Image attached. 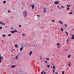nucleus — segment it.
I'll use <instances>...</instances> for the list:
<instances>
[{
    "instance_id": "obj_1",
    "label": "nucleus",
    "mask_w": 74,
    "mask_h": 74,
    "mask_svg": "<svg viewBox=\"0 0 74 74\" xmlns=\"http://www.w3.org/2000/svg\"><path fill=\"white\" fill-rule=\"evenodd\" d=\"M23 14L24 17H26L27 15V11H25L23 12Z\"/></svg>"
},
{
    "instance_id": "obj_2",
    "label": "nucleus",
    "mask_w": 74,
    "mask_h": 74,
    "mask_svg": "<svg viewBox=\"0 0 74 74\" xmlns=\"http://www.w3.org/2000/svg\"><path fill=\"white\" fill-rule=\"evenodd\" d=\"M2 60H3V56H2L1 57V55L0 54V63H1V61Z\"/></svg>"
},
{
    "instance_id": "obj_3",
    "label": "nucleus",
    "mask_w": 74,
    "mask_h": 74,
    "mask_svg": "<svg viewBox=\"0 0 74 74\" xmlns=\"http://www.w3.org/2000/svg\"><path fill=\"white\" fill-rule=\"evenodd\" d=\"M59 2L58 1H55L54 2V4H58L59 3Z\"/></svg>"
},
{
    "instance_id": "obj_4",
    "label": "nucleus",
    "mask_w": 74,
    "mask_h": 74,
    "mask_svg": "<svg viewBox=\"0 0 74 74\" xmlns=\"http://www.w3.org/2000/svg\"><path fill=\"white\" fill-rule=\"evenodd\" d=\"M0 24L1 25H5V23H2V21H1L0 22Z\"/></svg>"
},
{
    "instance_id": "obj_5",
    "label": "nucleus",
    "mask_w": 74,
    "mask_h": 74,
    "mask_svg": "<svg viewBox=\"0 0 74 74\" xmlns=\"http://www.w3.org/2000/svg\"><path fill=\"white\" fill-rule=\"evenodd\" d=\"M71 36L72 37L71 38V39H74V35H72Z\"/></svg>"
},
{
    "instance_id": "obj_6",
    "label": "nucleus",
    "mask_w": 74,
    "mask_h": 74,
    "mask_svg": "<svg viewBox=\"0 0 74 74\" xmlns=\"http://www.w3.org/2000/svg\"><path fill=\"white\" fill-rule=\"evenodd\" d=\"M58 22H59L60 23V24H61V25H63V22H62V21H59Z\"/></svg>"
},
{
    "instance_id": "obj_7",
    "label": "nucleus",
    "mask_w": 74,
    "mask_h": 74,
    "mask_svg": "<svg viewBox=\"0 0 74 74\" xmlns=\"http://www.w3.org/2000/svg\"><path fill=\"white\" fill-rule=\"evenodd\" d=\"M16 67L15 65H12L11 66V67L12 68H15V67Z\"/></svg>"
},
{
    "instance_id": "obj_8",
    "label": "nucleus",
    "mask_w": 74,
    "mask_h": 74,
    "mask_svg": "<svg viewBox=\"0 0 74 74\" xmlns=\"http://www.w3.org/2000/svg\"><path fill=\"white\" fill-rule=\"evenodd\" d=\"M34 5H33L32 6V9H34Z\"/></svg>"
},
{
    "instance_id": "obj_9",
    "label": "nucleus",
    "mask_w": 74,
    "mask_h": 74,
    "mask_svg": "<svg viewBox=\"0 0 74 74\" xmlns=\"http://www.w3.org/2000/svg\"><path fill=\"white\" fill-rule=\"evenodd\" d=\"M32 51H31L30 53H29V56H31V55L32 54Z\"/></svg>"
},
{
    "instance_id": "obj_10",
    "label": "nucleus",
    "mask_w": 74,
    "mask_h": 74,
    "mask_svg": "<svg viewBox=\"0 0 74 74\" xmlns=\"http://www.w3.org/2000/svg\"><path fill=\"white\" fill-rule=\"evenodd\" d=\"M14 47H15L16 48H18V45H14Z\"/></svg>"
},
{
    "instance_id": "obj_11",
    "label": "nucleus",
    "mask_w": 74,
    "mask_h": 74,
    "mask_svg": "<svg viewBox=\"0 0 74 74\" xmlns=\"http://www.w3.org/2000/svg\"><path fill=\"white\" fill-rule=\"evenodd\" d=\"M23 46H22V48H21L20 49V51H22V50H23Z\"/></svg>"
},
{
    "instance_id": "obj_12",
    "label": "nucleus",
    "mask_w": 74,
    "mask_h": 74,
    "mask_svg": "<svg viewBox=\"0 0 74 74\" xmlns=\"http://www.w3.org/2000/svg\"><path fill=\"white\" fill-rule=\"evenodd\" d=\"M65 33H66L67 34V36H68V35H69V33H68V32H65Z\"/></svg>"
},
{
    "instance_id": "obj_13",
    "label": "nucleus",
    "mask_w": 74,
    "mask_h": 74,
    "mask_svg": "<svg viewBox=\"0 0 74 74\" xmlns=\"http://www.w3.org/2000/svg\"><path fill=\"white\" fill-rule=\"evenodd\" d=\"M56 45L57 46H59V45H60V43H58L56 44Z\"/></svg>"
},
{
    "instance_id": "obj_14",
    "label": "nucleus",
    "mask_w": 74,
    "mask_h": 74,
    "mask_svg": "<svg viewBox=\"0 0 74 74\" xmlns=\"http://www.w3.org/2000/svg\"><path fill=\"white\" fill-rule=\"evenodd\" d=\"M10 32L11 33H15V32L14 31H11Z\"/></svg>"
},
{
    "instance_id": "obj_15",
    "label": "nucleus",
    "mask_w": 74,
    "mask_h": 74,
    "mask_svg": "<svg viewBox=\"0 0 74 74\" xmlns=\"http://www.w3.org/2000/svg\"><path fill=\"white\" fill-rule=\"evenodd\" d=\"M47 67L48 68H49V67H50V66L49 65H47Z\"/></svg>"
},
{
    "instance_id": "obj_16",
    "label": "nucleus",
    "mask_w": 74,
    "mask_h": 74,
    "mask_svg": "<svg viewBox=\"0 0 74 74\" xmlns=\"http://www.w3.org/2000/svg\"><path fill=\"white\" fill-rule=\"evenodd\" d=\"M70 56H71V55H69L68 56V58H70Z\"/></svg>"
},
{
    "instance_id": "obj_17",
    "label": "nucleus",
    "mask_w": 74,
    "mask_h": 74,
    "mask_svg": "<svg viewBox=\"0 0 74 74\" xmlns=\"http://www.w3.org/2000/svg\"><path fill=\"white\" fill-rule=\"evenodd\" d=\"M53 69H55V66L54 65H53Z\"/></svg>"
},
{
    "instance_id": "obj_18",
    "label": "nucleus",
    "mask_w": 74,
    "mask_h": 74,
    "mask_svg": "<svg viewBox=\"0 0 74 74\" xmlns=\"http://www.w3.org/2000/svg\"><path fill=\"white\" fill-rule=\"evenodd\" d=\"M64 26H65V27H67V25L66 24H65Z\"/></svg>"
},
{
    "instance_id": "obj_19",
    "label": "nucleus",
    "mask_w": 74,
    "mask_h": 74,
    "mask_svg": "<svg viewBox=\"0 0 74 74\" xmlns=\"http://www.w3.org/2000/svg\"><path fill=\"white\" fill-rule=\"evenodd\" d=\"M3 37H5V35L3 34L2 35Z\"/></svg>"
},
{
    "instance_id": "obj_20",
    "label": "nucleus",
    "mask_w": 74,
    "mask_h": 74,
    "mask_svg": "<svg viewBox=\"0 0 74 74\" xmlns=\"http://www.w3.org/2000/svg\"><path fill=\"white\" fill-rule=\"evenodd\" d=\"M71 66V65L70 64V63H69V67H70Z\"/></svg>"
},
{
    "instance_id": "obj_21",
    "label": "nucleus",
    "mask_w": 74,
    "mask_h": 74,
    "mask_svg": "<svg viewBox=\"0 0 74 74\" xmlns=\"http://www.w3.org/2000/svg\"><path fill=\"white\" fill-rule=\"evenodd\" d=\"M5 3H6V1H4L3 2V4H5Z\"/></svg>"
},
{
    "instance_id": "obj_22",
    "label": "nucleus",
    "mask_w": 74,
    "mask_h": 74,
    "mask_svg": "<svg viewBox=\"0 0 74 74\" xmlns=\"http://www.w3.org/2000/svg\"><path fill=\"white\" fill-rule=\"evenodd\" d=\"M66 7H70V6L69 5H66Z\"/></svg>"
},
{
    "instance_id": "obj_23",
    "label": "nucleus",
    "mask_w": 74,
    "mask_h": 74,
    "mask_svg": "<svg viewBox=\"0 0 74 74\" xmlns=\"http://www.w3.org/2000/svg\"><path fill=\"white\" fill-rule=\"evenodd\" d=\"M55 73V69H53V73Z\"/></svg>"
},
{
    "instance_id": "obj_24",
    "label": "nucleus",
    "mask_w": 74,
    "mask_h": 74,
    "mask_svg": "<svg viewBox=\"0 0 74 74\" xmlns=\"http://www.w3.org/2000/svg\"><path fill=\"white\" fill-rule=\"evenodd\" d=\"M46 60H49V58H46Z\"/></svg>"
},
{
    "instance_id": "obj_25",
    "label": "nucleus",
    "mask_w": 74,
    "mask_h": 74,
    "mask_svg": "<svg viewBox=\"0 0 74 74\" xmlns=\"http://www.w3.org/2000/svg\"><path fill=\"white\" fill-rule=\"evenodd\" d=\"M64 74V71H63L62 72V74Z\"/></svg>"
},
{
    "instance_id": "obj_26",
    "label": "nucleus",
    "mask_w": 74,
    "mask_h": 74,
    "mask_svg": "<svg viewBox=\"0 0 74 74\" xmlns=\"http://www.w3.org/2000/svg\"><path fill=\"white\" fill-rule=\"evenodd\" d=\"M69 39H67L66 40V41H67V43L68 44V42H69Z\"/></svg>"
},
{
    "instance_id": "obj_27",
    "label": "nucleus",
    "mask_w": 74,
    "mask_h": 74,
    "mask_svg": "<svg viewBox=\"0 0 74 74\" xmlns=\"http://www.w3.org/2000/svg\"><path fill=\"white\" fill-rule=\"evenodd\" d=\"M14 33H15V32H17V31L15 29L14 30Z\"/></svg>"
},
{
    "instance_id": "obj_28",
    "label": "nucleus",
    "mask_w": 74,
    "mask_h": 74,
    "mask_svg": "<svg viewBox=\"0 0 74 74\" xmlns=\"http://www.w3.org/2000/svg\"><path fill=\"white\" fill-rule=\"evenodd\" d=\"M67 10H69V7H67Z\"/></svg>"
},
{
    "instance_id": "obj_29",
    "label": "nucleus",
    "mask_w": 74,
    "mask_h": 74,
    "mask_svg": "<svg viewBox=\"0 0 74 74\" xmlns=\"http://www.w3.org/2000/svg\"><path fill=\"white\" fill-rule=\"evenodd\" d=\"M61 31H63V29L62 28H61Z\"/></svg>"
},
{
    "instance_id": "obj_30",
    "label": "nucleus",
    "mask_w": 74,
    "mask_h": 74,
    "mask_svg": "<svg viewBox=\"0 0 74 74\" xmlns=\"http://www.w3.org/2000/svg\"><path fill=\"white\" fill-rule=\"evenodd\" d=\"M69 14H73L72 12H70L69 13Z\"/></svg>"
},
{
    "instance_id": "obj_31",
    "label": "nucleus",
    "mask_w": 74,
    "mask_h": 74,
    "mask_svg": "<svg viewBox=\"0 0 74 74\" xmlns=\"http://www.w3.org/2000/svg\"><path fill=\"white\" fill-rule=\"evenodd\" d=\"M22 35L23 36H25V34H22Z\"/></svg>"
},
{
    "instance_id": "obj_32",
    "label": "nucleus",
    "mask_w": 74,
    "mask_h": 74,
    "mask_svg": "<svg viewBox=\"0 0 74 74\" xmlns=\"http://www.w3.org/2000/svg\"><path fill=\"white\" fill-rule=\"evenodd\" d=\"M21 27V25H19V27Z\"/></svg>"
},
{
    "instance_id": "obj_33",
    "label": "nucleus",
    "mask_w": 74,
    "mask_h": 74,
    "mask_svg": "<svg viewBox=\"0 0 74 74\" xmlns=\"http://www.w3.org/2000/svg\"><path fill=\"white\" fill-rule=\"evenodd\" d=\"M17 58H18V56H16V57L15 59H17Z\"/></svg>"
},
{
    "instance_id": "obj_34",
    "label": "nucleus",
    "mask_w": 74,
    "mask_h": 74,
    "mask_svg": "<svg viewBox=\"0 0 74 74\" xmlns=\"http://www.w3.org/2000/svg\"><path fill=\"white\" fill-rule=\"evenodd\" d=\"M61 8H64V7L63 6H62L61 7Z\"/></svg>"
},
{
    "instance_id": "obj_35",
    "label": "nucleus",
    "mask_w": 74,
    "mask_h": 74,
    "mask_svg": "<svg viewBox=\"0 0 74 74\" xmlns=\"http://www.w3.org/2000/svg\"><path fill=\"white\" fill-rule=\"evenodd\" d=\"M52 21L53 22H55V21H54V20H52Z\"/></svg>"
},
{
    "instance_id": "obj_36",
    "label": "nucleus",
    "mask_w": 74,
    "mask_h": 74,
    "mask_svg": "<svg viewBox=\"0 0 74 74\" xmlns=\"http://www.w3.org/2000/svg\"><path fill=\"white\" fill-rule=\"evenodd\" d=\"M11 34H9L8 35V36H11Z\"/></svg>"
},
{
    "instance_id": "obj_37",
    "label": "nucleus",
    "mask_w": 74,
    "mask_h": 74,
    "mask_svg": "<svg viewBox=\"0 0 74 74\" xmlns=\"http://www.w3.org/2000/svg\"><path fill=\"white\" fill-rule=\"evenodd\" d=\"M37 16H38V17H40V15H37Z\"/></svg>"
},
{
    "instance_id": "obj_38",
    "label": "nucleus",
    "mask_w": 74,
    "mask_h": 74,
    "mask_svg": "<svg viewBox=\"0 0 74 74\" xmlns=\"http://www.w3.org/2000/svg\"><path fill=\"white\" fill-rule=\"evenodd\" d=\"M41 74H43V72L42 71L41 72Z\"/></svg>"
},
{
    "instance_id": "obj_39",
    "label": "nucleus",
    "mask_w": 74,
    "mask_h": 74,
    "mask_svg": "<svg viewBox=\"0 0 74 74\" xmlns=\"http://www.w3.org/2000/svg\"><path fill=\"white\" fill-rule=\"evenodd\" d=\"M2 29V27H0V29Z\"/></svg>"
},
{
    "instance_id": "obj_40",
    "label": "nucleus",
    "mask_w": 74,
    "mask_h": 74,
    "mask_svg": "<svg viewBox=\"0 0 74 74\" xmlns=\"http://www.w3.org/2000/svg\"><path fill=\"white\" fill-rule=\"evenodd\" d=\"M44 12H46V10H44Z\"/></svg>"
},
{
    "instance_id": "obj_41",
    "label": "nucleus",
    "mask_w": 74,
    "mask_h": 74,
    "mask_svg": "<svg viewBox=\"0 0 74 74\" xmlns=\"http://www.w3.org/2000/svg\"><path fill=\"white\" fill-rule=\"evenodd\" d=\"M47 61H45V63H47Z\"/></svg>"
},
{
    "instance_id": "obj_42",
    "label": "nucleus",
    "mask_w": 74,
    "mask_h": 74,
    "mask_svg": "<svg viewBox=\"0 0 74 74\" xmlns=\"http://www.w3.org/2000/svg\"><path fill=\"white\" fill-rule=\"evenodd\" d=\"M8 12L9 13L10 12V11L9 10H8Z\"/></svg>"
},
{
    "instance_id": "obj_43",
    "label": "nucleus",
    "mask_w": 74,
    "mask_h": 74,
    "mask_svg": "<svg viewBox=\"0 0 74 74\" xmlns=\"http://www.w3.org/2000/svg\"><path fill=\"white\" fill-rule=\"evenodd\" d=\"M11 29H12V30H13V29H14V28H12V27L11 28Z\"/></svg>"
},
{
    "instance_id": "obj_44",
    "label": "nucleus",
    "mask_w": 74,
    "mask_h": 74,
    "mask_svg": "<svg viewBox=\"0 0 74 74\" xmlns=\"http://www.w3.org/2000/svg\"><path fill=\"white\" fill-rule=\"evenodd\" d=\"M43 73L44 74H46V73H45V72H44Z\"/></svg>"
},
{
    "instance_id": "obj_45",
    "label": "nucleus",
    "mask_w": 74,
    "mask_h": 74,
    "mask_svg": "<svg viewBox=\"0 0 74 74\" xmlns=\"http://www.w3.org/2000/svg\"><path fill=\"white\" fill-rule=\"evenodd\" d=\"M55 73L56 74H58V73L57 72H55Z\"/></svg>"
},
{
    "instance_id": "obj_46",
    "label": "nucleus",
    "mask_w": 74,
    "mask_h": 74,
    "mask_svg": "<svg viewBox=\"0 0 74 74\" xmlns=\"http://www.w3.org/2000/svg\"><path fill=\"white\" fill-rule=\"evenodd\" d=\"M1 41H2V42H4V41H3V40H2Z\"/></svg>"
},
{
    "instance_id": "obj_47",
    "label": "nucleus",
    "mask_w": 74,
    "mask_h": 74,
    "mask_svg": "<svg viewBox=\"0 0 74 74\" xmlns=\"http://www.w3.org/2000/svg\"><path fill=\"white\" fill-rule=\"evenodd\" d=\"M43 9L44 10H45V8H43Z\"/></svg>"
},
{
    "instance_id": "obj_48",
    "label": "nucleus",
    "mask_w": 74,
    "mask_h": 74,
    "mask_svg": "<svg viewBox=\"0 0 74 74\" xmlns=\"http://www.w3.org/2000/svg\"><path fill=\"white\" fill-rule=\"evenodd\" d=\"M8 27V26H6V27Z\"/></svg>"
},
{
    "instance_id": "obj_49",
    "label": "nucleus",
    "mask_w": 74,
    "mask_h": 74,
    "mask_svg": "<svg viewBox=\"0 0 74 74\" xmlns=\"http://www.w3.org/2000/svg\"><path fill=\"white\" fill-rule=\"evenodd\" d=\"M13 51H15V49H13Z\"/></svg>"
},
{
    "instance_id": "obj_50",
    "label": "nucleus",
    "mask_w": 74,
    "mask_h": 74,
    "mask_svg": "<svg viewBox=\"0 0 74 74\" xmlns=\"http://www.w3.org/2000/svg\"><path fill=\"white\" fill-rule=\"evenodd\" d=\"M43 72H44V70H43Z\"/></svg>"
},
{
    "instance_id": "obj_51",
    "label": "nucleus",
    "mask_w": 74,
    "mask_h": 74,
    "mask_svg": "<svg viewBox=\"0 0 74 74\" xmlns=\"http://www.w3.org/2000/svg\"><path fill=\"white\" fill-rule=\"evenodd\" d=\"M30 7H32V5H30Z\"/></svg>"
},
{
    "instance_id": "obj_52",
    "label": "nucleus",
    "mask_w": 74,
    "mask_h": 74,
    "mask_svg": "<svg viewBox=\"0 0 74 74\" xmlns=\"http://www.w3.org/2000/svg\"><path fill=\"white\" fill-rule=\"evenodd\" d=\"M11 52H12V50H11Z\"/></svg>"
},
{
    "instance_id": "obj_53",
    "label": "nucleus",
    "mask_w": 74,
    "mask_h": 74,
    "mask_svg": "<svg viewBox=\"0 0 74 74\" xmlns=\"http://www.w3.org/2000/svg\"><path fill=\"white\" fill-rule=\"evenodd\" d=\"M65 51H67V49H65Z\"/></svg>"
},
{
    "instance_id": "obj_54",
    "label": "nucleus",
    "mask_w": 74,
    "mask_h": 74,
    "mask_svg": "<svg viewBox=\"0 0 74 74\" xmlns=\"http://www.w3.org/2000/svg\"><path fill=\"white\" fill-rule=\"evenodd\" d=\"M23 5H25V4H23Z\"/></svg>"
},
{
    "instance_id": "obj_55",
    "label": "nucleus",
    "mask_w": 74,
    "mask_h": 74,
    "mask_svg": "<svg viewBox=\"0 0 74 74\" xmlns=\"http://www.w3.org/2000/svg\"><path fill=\"white\" fill-rule=\"evenodd\" d=\"M59 8L60 9H61V8Z\"/></svg>"
},
{
    "instance_id": "obj_56",
    "label": "nucleus",
    "mask_w": 74,
    "mask_h": 74,
    "mask_svg": "<svg viewBox=\"0 0 74 74\" xmlns=\"http://www.w3.org/2000/svg\"><path fill=\"white\" fill-rule=\"evenodd\" d=\"M22 9H23V7L22 8Z\"/></svg>"
},
{
    "instance_id": "obj_57",
    "label": "nucleus",
    "mask_w": 74,
    "mask_h": 74,
    "mask_svg": "<svg viewBox=\"0 0 74 74\" xmlns=\"http://www.w3.org/2000/svg\"><path fill=\"white\" fill-rule=\"evenodd\" d=\"M58 7V8H59V6H57Z\"/></svg>"
},
{
    "instance_id": "obj_58",
    "label": "nucleus",
    "mask_w": 74,
    "mask_h": 74,
    "mask_svg": "<svg viewBox=\"0 0 74 74\" xmlns=\"http://www.w3.org/2000/svg\"><path fill=\"white\" fill-rule=\"evenodd\" d=\"M58 48H59V47L58 46Z\"/></svg>"
},
{
    "instance_id": "obj_59",
    "label": "nucleus",
    "mask_w": 74,
    "mask_h": 74,
    "mask_svg": "<svg viewBox=\"0 0 74 74\" xmlns=\"http://www.w3.org/2000/svg\"><path fill=\"white\" fill-rule=\"evenodd\" d=\"M5 29H7L6 27H5Z\"/></svg>"
},
{
    "instance_id": "obj_60",
    "label": "nucleus",
    "mask_w": 74,
    "mask_h": 74,
    "mask_svg": "<svg viewBox=\"0 0 74 74\" xmlns=\"http://www.w3.org/2000/svg\"><path fill=\"white\" fill-rule=\"evenodd\" d=\"M45 70H47V69H45Z\"/></svg>"
},
{
    "instance_id": "obj_61",
    "label": "nucleus",
    "mask_w": 74,
    "mask_h": 74,
    "mask_svg": "<svg viewBox=\"0 0 74 74\" xmlns=\"http://www.w3.org/2000/svg\"><path fill=\"white\" fill-rule=\"evenodd\" d=\"M52 65H53V64H52Z\"/></svg>"
},
{
    "instance_id": "obj_62",
    "label": "nucleus",
    "mask_w": 74,
    "mask_h": 74,
    "mask_svg": "<svg viewBox=\"0 0 74 74\" xmlns=\"http://www.w3.org/2000/svg\"><path fill=\"white\" fill-rule=\"evenodd\" d=\"M51 11H53V10H51Z\"/></svg>"
},
{
    "instance_id": "obj_63",
    "label": "nucleus",
    "mask_w": 74,
    "mask_h": 74,
    "mask_svg": "<svg viewBox=\"0 0 74 74\" xmlns=\"http://www.w3.org/2000/svg\"><path fill=\"white\" fill-rule=\"evenodd\" d=\"M40 58L41 59H42V58H41V57H40Z\"/></svg>"
},
{
    "instance_id": "obj_64",
    "label": "nucleus",
    "mask_w": 74,
    "mask_h": 74,
    "mask_svg": "<svg viewBox=\"0 0 74 74\" xmlns=\"http://www.w3.org/2000/svg\"><path fill=\"white\" fill-rule=\"evenodd\" d=\"M28 46H26V47H27Z\"/></svg>"
}]
</instances>
